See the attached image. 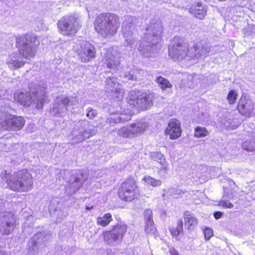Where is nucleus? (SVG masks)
Masks as SVG:
<instances>
[{"label": "nucleus", "mask_w": 255, "mask_h": 255, "mask_svg": "<svg viewBox=\"0 0 255 255\" xmlns=\"http://www.w3.org/2000/svg\"><path fill=\"white\" fill-rule=\"evenodd\" d=\"M95 30L102 37L114 36L120 25L119 17L113 13H103L99 14L94 22Z\"/></svg>", "instance_id": "obj_1"}, {"label": "nucleus", "mask_w": 255, "mask_h": 255, "mask_svg": "<svg viewBox=\"0 0 255 255\" xmlns=\"http://www.w3.org/2000/svg\"><path fill=\"white\" fill-rule=\"evenodd\" d=\"M3 180L10 189L15 191L27 192L32 189L33 185L32 175L25 169L19 170L12 175L5 174Z\"/></svg>", "instance_id": "obj_2"}, {"label": "nucleus", "mask_w": 255, "mask_h": 255, "mask_svg": "<svg viewBox=\"0 0 255 255\" xmlns=\"http://www.w3.org/2000/svg\"><path fill=\"white\" fill-rule=\"evenodd\" d=\"M162 30V25L160 21L151 23L147 27L144 40L150 45H147L144 47V43H141L138 48V51L143 56L148 57L151 56V46L156 45L161 41Z\"/></svg>", "instance_id": "obj_3"}, {"label": "nucleus", "mask_w": 255, "mask_h": 255, "mask_svg": "<svg viewBox=\"0 0 255 255\" xmlns=\"http://www.w3.org/2000/svg\"><path fill=\"white\" fill-rule=\"evenodd\" d=\"M97 132V128L88 121H80L75 125L69 138L73 144L80 143Z\"/></svg>", "instance_id": "obj_4"}, {"label": "nucleus", "mask_w": 255, "mask_h": 255, "mask_svg": "<svg viewBox=\"0 0 255 255\" xmlns=\"http://www.w3.org/2000/svg\"><path fill=\"white\" fill-rule=\"evenodd\" d=\"M39 41L36 36H22L17 39L16 45L19 55L21 57L29 59L34 57L37 52V47Z\"/></svg>", "instance_id": "obj_5"}, {"label": "nucleus", "mask_w": 255, "mask_h": 255, "mask_svg": "<svg viewBox=\"0 0 255 255\" xmlns=\"http://www.w3.org/2000/svg\"><path fill=\"white\" fill-rule=\"evenodd\" d=\"M153 99L154 95L152 93L141 91H132L129 95L128 103L139 110H143L153 105Z\"/></svg>", "instance_id": "obj_6"}, {"label": "nucleus", "mask_w": 255, "mask_h": 255, "mask_svg": "<svg viewBox=\"0 0 255 255\" xmlns=\"http://www.w3.org/2000/svg\"><path fill=\"white\" fill-rule=\"evenodd\" d=\"M59 32L63 35L72 37L81 27L79 19L74 16H65L57 22Z\"/></svg>", "instance_id": "obj_7"}, {"label": "nucleus", "mask_w": 255, "mask_h": 255, "mask_svg": "<svg viewBox=\"0 0 255 255\" xmlns=\"http://www.w3.org/2000/svg\"><path fill=\"white\" fill-rule=\"evenodd\" d=\"M77 103V99L75 97L60 95L56 98L50 113L56 117H64L66 114L68 108L72 107V109H74L73 106H76Z\"/></svg>", "instance_id": "obj_8"}, {"label": "nucleus", "mask_w": 255, "mask_h": 255, "mask_svg": "<svg viewBox=\"0 0 255 255\" xmlns=\"http://www.w3.org/2000/svg\"><path fill=\"white\" fill-rule=\"evenodd\" d=\"M127 230L126 224L122 223L117 224L113 227L112 230L103 232V240L110 246H116L122 242Z\"/></svg>", "instance_id": "obj_9"}, {"label": "nucleus", "mask_w": 255, "mask_h": 255, "mask_svg": "<svg viewBox=\"0 0 255 255\" xmlns=\"http://www.w3.org/2000/svg\"><path fill=\"white\" fill-rule=\"evenodd\" d=\"M135 17L127 16L125 17L122 27V32L127 46L134 48L137 46L138 41L134 30Z\"/></svg>", "instance_id": "obj_10"}, {"label": "nucleus", "mask_w": 255, "mask_h": 255, "mask_svg": "<svg viewBox=\"0 0 255 255\" xmlns=\"http://www.w3.org/2000/svg\"><path fill=\"white\" fill-rule=\"evenodd\" d=\"M105 89L109 97L116 101H120L124 97V91L121 85L114 77H108L105 81Z\"/></svg>", "instance_id": "obj_11"}, {"label": "nucleus", "mask_w": 255, "mask_h": 255, "mask_svg": "<svg viewBox=\"0 0 255 255\" xmlns=\"http://www.w3.org/2000/svg\"><path fill=\"white\" fill-rule=\"evenodd\" d=\"M63 174L66 179L70 176L69 180H67L68 184L66 186L69 188L68 193L71 194L77 191L87 179V174L81 172L73 174L71 171L65 170L63 171Z\"/></svg>", "instance_id": "obj_12"}, {"label": "nucleus", "mask_w": 255, "mask_h": 255, "mask_svg": "<svg viewBox=\"0 0 255 255\" xmlns=\"http://www.w3.org/2000/svg\"><path fill=\"white\" fill-rule=\"evenodd\" d=\"M136 188L134 180L128 179L122 183L118 191L119 196L123 200L131 201L136 195Z\"/></svg>", "instance_id": "obj_13"}, {"label": "nucleus", "mask_w": 255, "mask_h": 255, "mask_svg": "<svg viewBox=\"0 0 255 255\" xmlns=\"http://www.w3.org/2000/svg\"><path fill=\"white\" fill-rule=\"evenodd\" d=\"M16 226V219L11 212L0 214V232L2 235H9L12 233Z\"/></svg>", "instance_id": "obj_14"}, {"label": "nucleus", "mask_w": 255, "mask_h": 255, "mask_svg": "<svg viewBox=\"0 0 255 255\" xmlns=\"http://www.w3.org/2000/svg\"><path fill=\"white\" fill-rule=\"evenodd\" d=\"M168 50L169 56L174 60H180L186 58L189 59L188 51H190V48L187 43H175L169 46Z\"/></svg>", "instance_id": "obj_15"}, {"label": "nucleus", "mask_w": 255, "mask_h": 255, "mask_svg": "<svg viewBox=\"0 0 255 255\" xmlns=\"http://www.w3.org/2000/svg\"><path fill=\"white\" fill-rule=\"evenodd\" d=\"M79 45L76 52L82 62H89L96 57V52L92 44L87 41H82Z\"/></svg>", "instance_id": "obj_16"}, {"label": "nucleus", "mask_w": 255, "mask_h": 255, "mask_svg": "<svg viewBox=\"0 0 255 255\" xmlns=\"http://www.w3.org/2000/svg\"><path fill=\"white\" fill-rule=\"evenodd\" d=\"M50 234L41 232L35 234L28 242L29 252L33 254L38 253L40 247L43 246L49 240Z\"/></svg>", "instance_id": "obj_17"}, {"label": "nucleus", "mask_w": 255, "mask_h": 255, "mask_svg": "<svg viewBox=\"0 0 255 255\" xmlns=\"http://www.w3.org/2000/svg\"><path fill=\"white\" fill-rule=\"evenodd\" d=\"M211 46L209 44L200 45L196 44L193 47L190 48L189 59H198L202 57H206L210 51Z\"/></svg>", "instance_id": "obj_18"}, {"label": "nucleus", "mask_w": 255, "mask_h": 255, "mask_svg": "<svg viewBox=\"0 0 255 255\" xmlns=\"http://www.w3.org/2000/svg\"><path fill=\"white\" fill-rule=\"evenodd\" d=\"M131 116L128 111H122L117 110L115 112H111L107 122L111 126H115L116 124L123 123L130 120Z\"/></svg>", "instance_id": "obj_19"}, {"label": "nucleus", "mask_w": 255, "mask_h": 255, "mask_svg": "<svg viewBox=\"0 0 255 255\" xmlns=\"http://www.w3.org/2000/svg\"><path fill=\"white\" fill-rule=\"evenodd\" d=\"M101 53L102 61L106 66L111 70L117 69L120 64L119 56L115 55L110 49H104Z\"/></svg>", "instance_id": "obj_20"}, {"label": "nucleus", "mask_w": 255, "mask_h": 255, "mask_svg": "<svg viewBox=\"0 0 255 255\" xmlns=\"http://www.w3.org/2000/svg\"><path fill=\"white\" fill-rule=\"evenodd\" d=\"M237 108L242 115L249 117L254 111V103L251 99L242 96L239 100Z\"/></svg>", "instance_id": "obj_21"}, {"label": "nucleus", "mask_w": 255, "mask_h": 255, "mask_svg": "<svg viewBox=\"0 0 255 255\" xmlns=\"http://www.w3.org/2000/svg\"><path fill=\"white\" fill-rule=\"evenodd\" d=\"M181 127L180 122L176 119H172L168 123L165 133L169 136L171 139H176L179 138L181 134Z\"/></svg>", "instance_id": "obj_22"}, {"label": "nucleus", "mask_w": 255, "mask_h": 255, "mask_svg": "<svg viewBox=\"0 0 255 255\" xmlns=\"http://www.w3.org/2000/svg\"><path fill=\"white\" fill-rule=\"evenodd\" d=\"M24 119L20 116H15L11 115V118L8 122L3 123L5 127L4 129L7 130H18L22 128L25 125Z\"/></svg>", "instance_id": "obj_23"}, {"label": "nucleus", "mask_w": 255, "mask_h": 255, "mask_svg": "<svg viewBox=\"0 0 255 255\" xmlns=\"http://www.w3.org/2000/svg\"><path fill=\"white\" fill-rule=\"evenodd\" d=\"M235 196V192L232 189L225 190L222 199L219 201V205L224 208H232L233 204L230 202Z\"/></svg>", "instance_id": "obj_24"}, {"label": "nucleus", "mask_w": 255, "mask_h": 255, "mask_svg": "<svg viewBox=\"0 0 255 255\" xmlns=\"http://www.w3.org/2000/svg\"><path fill=\"white\" fill-rule=\"evenodd\" d=\"M190 12L199 19H203L206 14V11L200 2L195 3L190 7Z\"/></svg>", "instance_id": "obj_25"}, {"label": "nucleus", "mask_w": 255, "mask_h": 255, "mask_svg": "<svg viewBox=\"0 0 255 255\" xmlns=\"http://www.w3.org/2000/svg\"><path fill=\"white\" fill-rule=\"evenodd\" d=\"M185 227L188 230H193L198 224L196 216L189 211H186L184 214Z\"/></svg>", "instance_id": "obj_26"}, {"label": "nucleus", "mask_w": 255, "mask_h": 255, "mask_svg": "<svg viewBox=\"0 0 255 255\" xmlns=\"http://www.w3.org/2000/svg\"><path fill=\"white\" fill-rule=\"evenodd\" d=\"M24 63V61L19 59V55L17 54L11 55L6 62L9 69L12 70L23 66Z\"/></svg>", "instance_id": "obj_27"}, {"label": "nucleus", "mask_w": 255, "mask_h": 255, "mask_svg": "<svg viewBox=\"0 0 255 255\" xmlns=\"http://www.w3.org/2000/svg\"><path fill=\"white\" fill-rule=\"evenodd\" d=\"M14 100L21 105L28 106L31 103L30 93L21 92L14 94Z\"/></svg>", "instance_id": "obj_28"}, {"label": "nucleus", "mask_w": 255, "mask_h": 255, "mask_svg": "<svg viewBox=\"0 0 255 255\" xmlns=\"http://www.w3.org/2000/svg\"><path fill=\"white\" fill-rule=\"evenodd\" d=\"M133 137L141 133L147 127V124L144 122H138L129 125Z\"/></svg>", "instance_id": "obj_29"}, {"label": "nucleus", "mask_w": 255, "mask_h": 255, "mask_svg": "<svg viewBox=\"0 0 255 255\" xmlns=\"http://www.w3.org/2000/svg\"><path fill=\"white\" fill-rule=\"evenodd\" d=\"M34 94L35 95L33 103L36 105L37 109H41L46 99V92L45 90H41L40 92L36 91Z\"/></svg>", "instance_id": "obj_30"}, {"label": "nucleus", "mask_w": 255, "mask_h": 255, "mask_svg": "<svg viewBox=\"0 0 255 255\" xmlns=\"http://www.w3.org/2000/svg\"><path fill=\"white\" fill-rule=\"evenodd\" d=\"M197 75L185 73L183 83L184 86L193 87L195 84L197 83Z\"/></svg>", "instance_id": "obj_31"}, {"label": "nucleus", "mask_w": 255, "mask_h": 255, "mask_svg": "<svg viewBox=\"0 0 255 255\" xmlns=\"http://www.w3.org/2000/svg\"><path fill=\"white\" fill-rule=\"evenodd\" d=\"M112 220V215L110 213H107L103 216L97 218V224L102 227H106L111 222Z\"/></svg>", "instance_id": "obj_32"}, {"label": "nucleus", "mask_w": 255, "mask_h": 255, "mask_svg": "<svg viewBox=\"0 0 255 255\" xmlns=\"http://www.w3.org/2000/svg\"><path fill=\"white\" fill-rule=\"evenodd\" d=\"M155 82L158 84L162 91H165L167 89L171 88L172 87V85L170 82L167 79L162 76L156 77Z\"/></svg>", "instance_id": "obj_33"}, {"label": "nucleus", "mask_w": 255, "mask_h": 255, "mask_svg": "<svg viewBox=\"0 0 255 255\" xmlns=\"http://www.w3.org/2000/svg\"><path fill=\"white\" fill-rule=\"evenodd\" d=\"M117 134L120 136L125 138H132L133 136L131 132L130 128L129 125L121 128L116 130Z\"/></svg>", "instance_id": "obj_34"}, {"label": "nucleus", "mask_w": 255, "mask_h": 255, "mask_svg": "<svg viewBox=\"0 0 255 255\" xmlns=\"http://www.w3.org/2000/svg\"><path fill=\"white\" fill-rule=\"evenodd\" d=\"M209 132L204 127L198 126L194 129V136L196 138L204 137L208 135Z\"/></svg>", "instance_id": "obj_35"}, {"label": "nucleus", "mask_w": 255, "mask_h": 255, "mask_svg": "<svg viewBox=\"0 0 255 255\" xmlns=\"http://www.w3.org/2000/svg\"><path fill=\"white\" fill-rule=\"evenodd\" d=\"M183 221L182 220H178L177 222V226L176 228L173 227L170 229V231L172 236L177 237L179 235L182 233Z\"/></svg>", "instance_id": "obj_36"}, {"label": "nucleus", "mask_w": 255, "mask_h": 255, "mask_svg": "<svg viewBox=\"0 0 255 255\" xmlns=\"http://www.w3.org/2000/svg\"><path fill=\"white\" fill-rule=\"evenodd\" d=\"M145 183L153 187H158L161 185V181L157 180L150 176H146L143 179Z\"/></svg>", "instance_id": "obj_37"}, {"label": "nucleus", "mask_w": 255, "mask_h": 255, "mask_svg": "<svg viewBox=\"0 0 255 255\" xmlns=\"http://www.w3.org/2000/svg\"><path fill=\"white\" fill-rule=\"evenodd\" d=\"M11 118V114H9L5 109L0 110V124L4 129L5 126L3 124L4 122H8V120Z\"/></svg>", "instance_id": "obj_38"}, {"label": "nucleus", "mask_w": 255, "mask_h": 255, "mask_svg": "<svg viewBox=\"0 0 255 255\" xmlns=\"http://www.w3.org/2000/svg\"><path fill=\"white\" fill-rule=\"evenodd\" d=\"M150 157L151 159L154 161H156L160 164H162L165 160L163 154L159 152H151L150 154Z\"/></svg>", "instance_id": "obj_39"}, {"label": "nucleus", "mask_w": 255, "mask_h": 255, "mask_svg": "<svg viewBox=\"0 0 255 255\" xmlns=\"http://www.w3.org/2000/svg\"><path fill=\"white\" fill-rule=\"evenodd\" d=\"M145 231L147 234H153L155 231V228L153 220L145 222Z\"/></svg>", "instance_id": "obj_40"}, {"label": "nucleus", "mask_w": 255, "mask_h": 255, "mask_svg": "<svg viewBox=\"0 0 255 255\" xmlns=\"http://www.w3.org/2000/svg\"><path fill=\"white\" fill-rule=\"evenodd\" d=\"M253 141V140L244 141L242 144L243 148L248 151H255V145H254Z\"/></svg>", "instance_id": "obj_41"}, {"label": "nucleus", "mask_w": 255, "mask_h": 255, "mask_svg": "<svg viewBox=\"0 0 255 255\" xmlns=\"http://www.w3.org/2000/svg\"><path fill=\"white\" fill-rule=\"evenodd\" d=\"M238 94L237 92L233 90H231L227 96V100L230 104H233L235 103L237 99Z\"/></svg>", "instance_id": "obj_42"}, {"label": "nucleus", "mask_w": 255, "mask_h": 255, "mask_svg": "<svg viewBox=\"0 0 255 255\" xmlns=\"http://www.w3.org/2000/svg\"><path fill=\"white\" fill-rule=\"evenodd\" d=\"M97 112L95 110L92 108H89L87 110L86 116L90 119H92L96 117Z\"/></svg>", "instance_id": "obj_43"}, {"label": "nucleus", "mask_w": 255, "mask_h": 255, "mask_svg": "<svg viewBox=\"0 0 255 255\" xmlns=\"http://www.w3.org/2000/svg\"><path fill=\"white\" fill-rule=\"evenodd\" d=\"M144 216L145 218V220L146 221H148L149 220H152V212L150 209H147L145 210L144 212Z\"/></svg>", "instance_id": "obj_44"}, {"label": "nucleus", "mask_w": 255, "mask_h": 255, "mask_svg": "<svg viewBox=\"0 0 255 255\" xmlns=\"http://www.w3.org/2000/svg\"><path fill=\"white\" fill-rule=\"evenodd\" d=\"M205 238L206 240H209L213 235V231L211 229L207 228L204 231Z\"/></svg>", "instance_id": "obj_45"}, {"label": "nucleus", "mask_w": 255, "mask_h": 255, "mask_svg": "<svg viewBox=\"0 0 255 255\" xmlns=\"http://www.w3.org/2000/svg\"><path fill=\"white\" fill-rule=\"evenodd\" d=\"M121 76L123 77V78L125 79V81L128 80H135V78L134 77V76L129 72L123 73V74L121 75Z\"/></svg>", "instance_id": "obj_46"}, {"label": "nucleus", "mask_w": 255, "mask_h": 255, "mask_svg": "<svg viewBox=\"0 0 255 255\" xmlns=\"http://www.w3.org/2000/svg\"><path fill=\"white\" fill-rule=\"evenodd\" d=\"M169 191L173 196H175L176 195H180L181 194L184 193V192H183L181 190L179 189H175L174 188L170 189Z\"/></svg>", "instance_id": "obj_47"}, {"label": "nucleus", "mask_w": 255, "mask_h": 255, "mask_svg": "<svg viewBox=\"0 0 255 255\" xmlns=\"http://www.w3.org/2000/svg\"><path fill=\"white\" fill-rule=\"evenodd\" d=\"M222 213L221 212H219V211L216 212L214 214V216L215 218L216 219H220L222 217Z\"/></svg>", "instance_id": "obj_48"}, {"label": "nucleus", "mask_w": 255, "mask_h": 255, "mask_svg": "<svg viewBox=\"0 0 255 255\" xmlns=\"http://www.w3.org/2000/svg\"><path fill=\"white\" fill-rule=\"evenodd\" d=\"M104 255H114V253L111 249H108L105 251Z\"/></svg>", "instance_id": "obj_49"}, {"label": "nucleus", "mask_w": 255, "mask_h": 255, "mask_svg": "<svg viewBox=\"0 0 255 255\" xmlns=\"http://www.w3.org/2000/svg\"><path fill=\"white\" fill-rule=\"evenodd\" d=\"M170 253L171 255H178V253L174 249H171L170 250Z\"/></svg>", "instance_id": "obj_50"}, {"label": "nucleus", "mask_w": 255, "mask_h": 255, "mask_svg": "<svg viewBox=\"0 0 255 255\" xmlns=\"http://www.w3.org/2000/svg\"><path fill=\"white\" fill-rule=\"evenodd\" d=\"M0 255H5V254L3 252L0 251Z\"/></svg>", "instance_id": "obj_51"}, {"label": "nucleus", "mask_w": 255, "mask_h": 255, "mask_svg": "<svg viewBox=\"0 0 255 255\" xmlns=\"http://www.w3.org/2000/svg\"><path fill=\"white\" fill-rule=\"evenodd\" d=\"M92 208V207H86V209L87 210H90Z\"/></svg>", "instance_id": "obj_52"}, {"label": "nucleus", "mask_w": 255, "mask_h": 255, "mask_svg": "<svg viewBox=\"0 0 255 255\" xmlns=\"http://www.w3.org/2000/svg\"><path fill=\"white\" fill-rule=\"evenodd\" d=\"M254 141H253V144L254 145H255V140H253Z\"/></svg>", "instance_id": "obj_53"}, {"label": "nucleus", "mask_w": 255, "mask_h": 255, "mask_svg": "<svg viewBox=\"0 0 255 255\" xmlns=\"http://www.w3.org/2000/svg\"><path fill=\"white\" fill-rule=\"evenodd\" d=\"M176 39V37H175V38H174V41H175Z\"/></svg>", "instance_id": "obj_54"}]
</instances>
